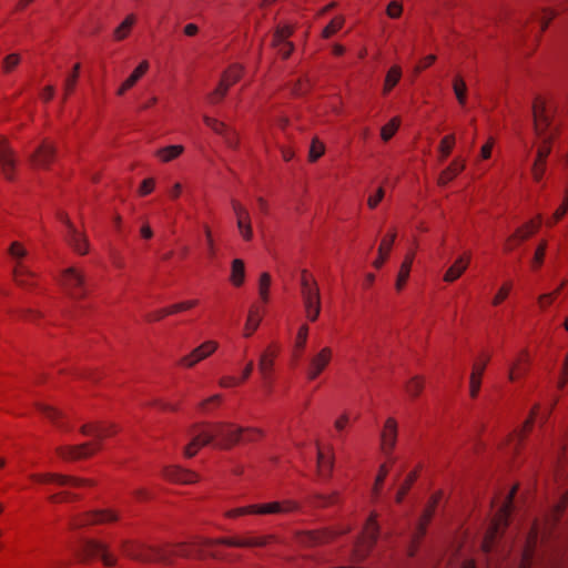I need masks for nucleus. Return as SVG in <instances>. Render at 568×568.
I'll return each instance as SVG.
<instances>
[{
	"mask_svg": "<svg viewBox=\"0 0 568 568\" xmlns=\"http://www.w3.org/2000/svg\"><path fill=\"white\" fill-rule=\"evenodd\" d=\"M496 145V139L489 136L485 143L480 146L478 160L486 161L491 158L494 148Z\"/></svg>",
	"mask_w": 568,
	"mask_h": 568,
	"instance_id": "5fc2aeb1",
	"label": "nucleus"
},
{
	"mask_svg": "<svg viewBox=\"0 0 568 568\" xmlns=\"http://www.w3.org/2000/svg\"><path fill=\"white\" fill-rule=\"evenodd\" d=\"M229 88L230 85L223 79H221L216 89L211 93L210 101L212 103L219 102L226 94Z\"/></svg>",
	"mask_w": 568,
	"mask_h": 568,
	"instance_id": "052dcab7",
	"label": "nucleus"
},
{
	"mask_svg": "<svg viewBox=\"0 0 568 568\" xmlns=\"http://www.w3.org/2000/svg\"><path fill=\"white\" fill-rule=\"evenodd\" d=\"M276 357V351L266 349L260 356L258 371L264 381L272 378L274 358Z\"/></svg>",
	"mask_w": 568,
	"mask_h": 568,
	"instance_id": "5701e85b",
	"label": "nucleus"
},
{
	"mask_svg": "<svg viewBox=\"0 0 568 568\" xmlns=\"http://www.w3.org/2000/svg\"><path fill=\"white\" fill-rule=\"evenodd\" d=\"M562 286H564V283L556 291L540 295L538 298V303H539L540 307L545 308L547 305L552 303L554 298L557 296V294H559Z\"/></svg>",
	"mask_w": 568,
	"mask_h": 568,
	"instance_id": "e2e57ef3",
	"label": "nucleus"
},
{
	"mask_svg": "<svg viewBox=\"0 0 568 568\" xmlns=\"http://www.w3.org/2000/svg\"><path fill=\"white\" fill-rule=\"evenodd\" d=\"M204 120V123L210 128L212 129L214 132L219 133V134H222V135H225L226 138V143L230 145V146H235L237 141L235 139V136H233V134H230V130L229 128L226 126L225 123H223L222 121L215 119V118H211L209 115H204L203 118Z\"/></svg>",
	"mask_w": 568,
	"mask_h": 568,
	"instance_id": "4be33fe9",
	"label": "nucleus"
},
{
	"mask_svg": "<svg viewBox=\"0 0 568 568\" xmlns=\"http://www.w3.org/2000/svg\"><path fill=\"white\" fill-rule=\"evenodd\" d=\"M59 219L68 225V227L70 229V234H67L65 235V240L67 242L73 247V250L75 252H78L79 254H87L88 251H89V244H88V240L87 237L84 236V234H82L81 232H79L74 225L70 222V220L68 219V216L65 214H59Z\"/></svg>",
	"mask_w": 568,
	"mask_h": 568,
	"instance_id": "ddd939ff",
	"label": "nucleus"
},
{
	"mask_svg": "<svg viewBox=\"0 0 568 568\" xmlns=\"http://www.w3.org/2000/svg\"><path fill=\"white\" fill-rule=\"evenodd\" d=\"M61 281L63 287L72 298L80 300L87 295L85 277L80 270L68 267L63 272Z\"/></svg>",
	"mask_w": 568,
	"mask_h": 568,
	"instance_id": "0eeeda50",
	"label": "nucleus"
},
{
	"mask_svg": "<svg viewBox=\"0 0 568 568\" xmlns=\"http://www.w3.org/2000/svg\"><path fill=\"white\" fill-rule=\"evenodd\" d=\"M345 532L339 531L338 534ZM337 532L335 531H306L298 536V541L305 546H314L331 540Z\"/></svg>",
	"mask_w": 568,
	"mask_h": 568,
	"instance_id": "412c9836",
	"label": "nucleus"
},
{
	"mask_svg": "<svg viewBox=\"0 0 568 568\" xmlns=\"http://www.w3.org/2000/svg\"><path fill=\"white\" fill-rule=\"evenodd\" d=\"M301 286L303 300L313 298V301H316L317 296H320V290L316 282L307 275L306 271H303L302 273Z\"/></svg>",
	"mask_w": 568,
	"mask_h": 568,
	"instance_id": "c85d7f7f",
	"label": "nucleus"
},
{
	"mask_svg": "<svg viewBox=\"0 0 568 568\" xmlns=\"http://www.w3.org/2000/svg\"><path fill=\"white\" fill-rule=\"evenodd\" d=\"M81 551L88 558H99L105 567H114L116 557L111 552L110 546L97 539H83L81 542Z\"/></svg>",
	"mask_w": 568,
	"mask_h": 568,
	"instance_id": "39448f33",
	"label": "nucleus"
},
{
	"mask_svg": "<svg viewBox=\"0 0 568 568\" xmlns=\"http://www.w3.org/2000/svg\"><path fill=\"white\" fill-rule=\"evenodd\" d=\"M307 334H308L307 325H302L300 327V329H298V333H297V336H296V342H295V347L297 349H303L304 348L306 339H307Z\"/></svg>",
	"mask_w": 568,
	"mask_h": 568,
	"instance_id": "0e129e2a",
	"label": "nucleus"
},
{
	"mask_svg": "<svg viewBox=\"0 0 568 568\" xmlns=\"http://www.w3.org/2000/svg\"><path fill=\"white\" fill-rule=\"evenodd\" d=\"M266 542L267 537L222 538L217 540L195 538L191 542H181L172 548L153 547L132 540H122L120 546L123 554L131 559L142 562L160 561L171 565L173 557H217L219 554L215 548L219 545L230 547H261Z\"/></svg>",
	"mask_w": 568,
	"mask_h": 568,
	"instance_id": "f257e3e1",
	"label": "nucleus"
},
{
	"mask_svg": "<svg viewBox=\"0 0 568 568\" xmlns=\"http://www.w3.org/2000/svg\"><path fill=\"white\" fill-rule=\"evenodd\" d=\"M9 254L17 261L13 267V277L18 285L28 286L31 284L33 273L20 260L27 255V251L19 242H13L9 247Z\"/></svg>",
	"mask_w": 568,
	"mask_h": 568,
	"instance_id": "1a4fd4ad",
	"label": "nucleus"
},
{
	"mask_svg": "<svg viewBox=\"0 0 568 568\" xmlns=\"http://www.w3.org/2000/svg\"><path fill=\"white\" fill-rule=\"evenodd\" d=\"M510 287V284H505L503 287H500V290L497 292L493 300V304L499 305L504 300H506V297L509 294Z\"/></svg>",
	"mask_w": 568,
	"mask_h": 568,
	"instance_id": "774afa93",
	"label": "nucleus"
},
{
	"mask_svg": "<svg viewBox=\"0 0 568 568\" xmlns=\"http://www.w3.org/2000/svg\"><path fill=\"white\" fill-rule=\"evenodd\" d=\"M317 467L322 477H328L333 469V458L325 456L323 452H317Z\"/></svg>",
	"mask_w": 568,
	"mask_h": 568,
	"instance_id": "37998d69",
	"label": "nucleus"
},
{
	"mask_svg": "<svg viewBox=\"0 0 568 568\" xmlns=\"http://www.w3.org/2000/svg\"><path fill=\"white\" fill-rule=\"evenodd\" d=\"M452 88L458 104L465 105L467 102V83L462 74H455L452 81Z\"/></svg>",
	"mask_w": 568,
	"mask_h": 568,
	"instance_id": "c756f323",
	"label": "nucleus"
},
{
	"mask_svg": "<svg viewBox=\"0 0 568 568\" xmlns=\"http://www.w3.org/2000/svg\"><path fill=\"white\" fill-rule=\"evenodd\" d=\"M185 151L183 144H169L160 146L154 151V158L158 162L166 164L179 159Z\"/></svg>",
	"mask_w": 568,
	"mask_h": 568,
	"instance_id": "aec40b11",
	"label": "nucleus"
},
{
	"mask_svg": "<svg viewBox=\"0 0 568 568\" xmlns=\"http://www.w3.org/2000/svg\"><path fill=\"white\" fill-rule=\"evenodd\" d=\"M423 381L420 379V377L416 376V377H413L408 384L406 385V392L409 396L412 397H416L419 395V393L422 392L423 389Z\"/></svg>",
	"mask_w": 568,
	"mask_h": 568,
	"instance_id": "bf43d9fd",
	"label": "nucleus"
},
{
	"mask_svg": "<svg viewBox=\"0 0 568 568\" xmlns=\"http://www.w3.org/2000/svg\"><path fill=\"white\" fill-rule=\"evenodd\" d=\"M16 163V153L12 150L8 138L0 135V166L2 169V173H12Z\"/></svg>",
	"mask_w": 568,
	"mask_h": 568,
	"instance_id": "a211bd4d",
	"label": "nucleus"
},
{
	"mask_svg": "<svg viewBox=\"0 0 568 568\" xmlns=\"http://www.w3.org/2000/svg\"><path fill=\"white\" fill-rule=\"evenodd\" d=\"M204 234H205V241L207 246V254L210 258H213L215 256V247H214V241L212 237V232L207 225H204Z\"/></svg>",
	"mask_w": 568,
	"mask_h": 568,
	"instance_id": "69168bd1",
	"label": "nucleus"
},
{
	"mask_svg": "<svg viewBox=\"0 0 568 568\" xmlns=\"http://www.w3.org/2000/svg\"><path fill=\"white\" fill-rule=\"evenodd\" d=\"M136 21V17L131 13L128 14L124 20L115 28L113 32V37L116 41H122L126 39L131 32L132 27Z\"/></svg>",
	"mask_w": 568,
	"mask_h": 568,
	"instance_id": "2f4dec72",
	"label": "nucleus"
},
{
	"mask_svg": "<svg viewBox=\"0 0 568 568\" xmlns=\"http://www.w3.org/2000/svg\"><path fill=\"white\" fill-rule=\"evenodd\" d=\"M245 278V266L244 262L240 258H235L232 262L231 281L235 286H241Z\"/></svg>",
	"mask_w": 568,
	"mask_h": 568,
	"instance_id": "e433bc0d",
	"label": "nucleus"
},
{
	"mask_svg": "<svg viewBox=\"0 0 568 568\" xmlns=\"http://www.w3.org/2000/svg\"><path fill=\"white\" fill-rule=\"evenodd\" d=\"M333 356L331 347H323L308 359L306 376L310 381H314L329 364Z\"/></svg>",
	"mask_w": 568,
	"mask_h": 568,
	"instance_id": "9b49d317",
	"label": "nucleus"
},
{
	"mask_svg": "<svg viewBox=\"0 0 568 568\" xmlns=\"http://www.w3.org/2000/svg\"><path fill=\"white\" fill-rule=\"evenodd\" d=\"M531 109L535 133L551 132L550 125L555 112L551 102L542 95H537L532 101Z\"/></svg>",
	"mask_w": 568,
	"mask_h": 568,
	"instance_id": "7ed1b4c3",
	"label": "nucleus"
},
{
	"mask_svg": "<svg viewBox=\"0 0 568 568\" xmlns=\"http://www.w3.org/2000/svg\"><path fill=\"white\" fill-rule=\"evenodd\" d=\"M219 347V344L214 341H207L194 348L189 355L181 358L180 363L183 366L192 367L196 363L205 359L213 354Z\"/></svg>",
	"mask_w": 568,
	"mask_h": 568,
	"instance_id": "4468645a",
	"label": "nucleus"
},
{
	"mask_svg": "<svg viewBox=\"0 0 568 568\" xmlns=\"http://www.w3.org/2000/svg\"><path fill=\"white\" fill-rule=\"evenodd\" d=\"M306 310V316L310 321L314 322L317 320L321 312V296H317L316 301L313 298L303 300Z\"/></svg>",
	"mask_w": 568,
	"mask_h": 568,
	"instance_id": "a18cd8bd",
	"label": "nucleus"
},
{
	"mask_svg": "<svg viewBox=\"0 0 568 568\" xmlns=\"http://www.w3.org/2000/svg\"><path fill=\"white\" fill-rule=\"evenodd\" d=\"M236 225H237V229H239L242 237L245 241H251L253 237V230H252L250 216L248 217L240 216V219H236Z\"/></svg>",
	"mask_w": 568,
	"mask_h": 568,
	"instance_id": "3c124183",
	"label": "nucleus"
},
{
	"mask_svg": "<svg viewBox=\"0 0 568 568\" xmlns=\"http://www.w3.org/2000/svg\"><path fill=\"white\" fill-rule=\"evenodd\" d=\"M378 536V526L376 523V518L374 515H372L361 535V538L358 539L356 544V554L359 558H364L369 549L373 547L375 541L377 540Z\"/></svg>",
	"mask_w": 568,
	"mask_h": 568,
	"instance_id": "9d476101",
	"label": "nucleus"
},
{
	"mask_svg": "<svg viewBox=\"0 0 568 568\" xmlns=\"http://www.w3.org/2000/svg\"><path fill=\"white\" fill-rule=\"evenodd\" d=\"M261 316L258 315L257 311L252 308L248 312L247 321L245 324L246 333L245 336H250L260 325Z\"/></svg>",
	"mask_w": 568,
	"mask_h": 568,
	"instance_id": "864d4df0",
	"label": "nucleus"
},
{
	"mask_svg": "<svg viewBox=\"0 0 568 568\" xmlns=\"http://www.w3.org/2000/svg\"><path fill=\"white\" fill-rule=\"evenodd\" d=\"M516 488H514L507 496V499L504 501V504L500 506L498 510V515L494 519L489 530L487 531L485 539L483 541V549L486 552L491 551L494 547L495 539L497 535L499 534V530L501 527L507 526L508 518L510 516L511 509H513V498L515 496Z\"/></svg>",
	"mask_w": 568,
	"mask_h": 568,
	"instance_id": "20e7f679",
	"label": "nucleus"
},
{
	"mask_svg": "<svg viewBox=\"0 0 568 568\" xmlns=\"http://www.w3.org/2000/svg\"><path fill=\"white\" fill-rule=\"evenodd\" d=\"M271 285V275L268 273H262L258 283V293L263 302L268 301V288Z\"/></svg>",
	"mask_w": 568,
	"mask_h": 568,
	"instance_id": "6e6d98bb",
	"label": "nucleus"
},
{
	"mask_svg": "<svg viewBox=\"0 0 568 568\" xmlns=\"http://www.w3.org/2000/svg\"><path fill=\"white\" fill-rule=\"evenodd\" d=\"M119 519V515L111 509L92 510L85 514L74 516L70 519L71 529H79L90 525L113 523Z\"/></svg>",
	"mask_w": 568,
	"mask_h": 568,
	"instance_id": "423d86ee",
	"label": "nucleus"
},
{
	"mask_svg": "<svg viewBox=\"0 0 568 568\" xmlns=\"http://www.w3.org/2000/svg\"><path fill=\"white\" fill-rule=\"evenodd\" d=\"M413 261H414V252H409L406 255L404 262L402 263L398 275H397V280H396V290L397 291H400L404 287L405 283L409 276Z\"/></svg>",
	"mask_w": 568,
	"mask_h": 568,
	"instance_id": "473e14b6",
	"label": "nucleus"
},
{
	"mask_svg": "<svg viewBox=\"0 0 568 568\" xmlns=\"http://www.w3.org/2000/svg\"><path fill=\"white\" fill-rule=\"evenodd\" d=\"M33 479L39 483H52L58 486H68V487H83L91 485L92 483L88 479L64 476L59 474H43L33 476Z\"/></svg>",
	"mask_w": 568,
	"mask_h": 568,
	"instance_id": "2eb2a0df",
	"label": "nucleus"
},
{
	"mask_svg": "<svg viewBox=\"0 0 568 568\" xmlns=\"http://www.w3.org/2000/svg\"><path fill=\"white\" fill-rule=\"evenodd\" d=\"M395 239H396V233L392 232L390 234H388L387 236H385L382 240L379 247H378V256L373 263V265L376 268H381L383 266V264L385 263V261L392 250Z\"/></svg>",
	"mask_w": 568,
	"mask_h": 568,
	"instance_id": "cd10ccee",
	"label": "nucleus"
},
{
	"mask_svg": "<svg viewBox=\"0 0 568 568\" xmlns=\"http://www.w3.org/2000/svg\"><path fill=\"white\" fill-rule=\"evenodd\" d=\"M254 514L268 515V514H283L291 513L298 508V505L293 500L272 501L267 504L253 505Z\"/></svg>",
	"mask_w": 568,
	"mask_h": 568,
	"instance_id": "f3484780",
	"label": "nucleus"
},
{
	"mask_svg": "<svg viewBox=\"0 0 568 568\" xmlns=\"http://www.w3.org/2000/svg\"><path fill=\"white\" fill-rule=\"evenodd\" d=\"M537 410H538V406H536L532 410H531V414L529 416V418L525 422V425L523 427L521 430H518L516 433H514L511 435V438H510V446H511V449L513 450H516L517 449V446L519 444V442L523 438V435H524V432H526L528 428L531 427L534 420H535V417L537 415Z\"/></svg>",
	"mask_w": 568,
	"mask_h": 568,
	"instance_id": "4c0bfd02",
	"label": "nucleus"
},
{
	"mask_svg": "<svg viewBox=\"0 0 568 568\" xmlns=\"http://www.w3.org/2000/svg\"><path fill=\"white\" fill-rule=\"evenodd\" d=\"M555 17H556V12L552 9H544L541 11V16H540L539 20H540L542 30H545L549 26L550 21Z\"/></svg>",
	"mask_w": 568,
	"mask_h": 568,
	"instance_id": "338daca9",
	"label": "nucleus"
},
{
	"mask_svg": "<svg viewBox=\"0 0 568 568\" xmlns=\"http://www.w3.org/2000/svg\"><path fill=\"white\" fill-rule=\"evenodd\" d=\"M150 63L148 60H142L131 72V74L119 85L116 89V95L123 97L130 91L148 72Z\"/></svg>",
	"mask_w": 568,
	"mask_h": 568,
	"instance_id": "dca6fc26",
	"label": "nucleus"
},
{
	"mask_svg": "<svg viewBox=\"0 0 568 568\" xmlns=\"http://www.w3.org/2000/svg\"><path fill=\"white\" fill-rule=\"evenodd\" d=\"M402 78V68L399 65H393L386 73L383 93L388 94L394 87L399 82Z\"/></svg>",
	"mask_w": 568,
	"mask_h": 568,
	"instance_id": "72a5a7b5",
	"label": "nucleus"
},
{
	"mask_svg": "<svg viewBox=\"0 0 568 568\" xmlns=\"http://www.w3.org/2000/svg\"><path fill=\"white\" fill-rule=\"evenodd\" d=\"M466 168V159L463 156L455 158L447 168V174L458 175L464 172Z\"/></svg>",
	"mask_w": 568,
	"mask_h": 568,
	"instance_id": "4d7b16f0",
	"label": "nucleus"
},
{
	"mask_svg": "<svg viewBox=\"0 0 568 568\" xmlns=\"http://www.w3.org/2000/svg\"><path fill=\"white\" fill-rule=\"evenodd\" d=\"M537 135V154L532 164V174L535 178H539L546 173V159L551 151V143L555 138L552 132H545L544 134Z\"/></svg>",
	"mask_w": 568,
	"mask_h": 568,
	"instance_id": "6e6552de",
	"label": "nucleus"
},
{
	"mask_svg": "<svg viewBox=\"0 0 568 568\" xmlns=\"http://www.w3.org/2000/svg\"><path fill=\"white\" fill-rule=\"evenodd\" d=\"M345 18L343 16H336L331 22L323 29L322 37L328 39L337 33L344 26Z\"/></svg>",
	"mask_w": 568,
	"mask_h": 568,
	"instance_id": "79ce46f5",
	"label": "nucleus"
},
{
	"mask_svg": "<svg viewBox=\"0 0 568 568\" xmlns=\"http://www.w3.org/2000/svg\"><path fill=\"white\" fill-rule=\"evenodd\" d=\"M397 439V423L394 418H388L381 434L382 449L388 455L394 449Z\"/></svg>",
	"mask_w": 568,
	"mask_h": 568,
	"instance_id": "6ab92c4d",
	"label": "nucleus"
},
{
	"mask_svg": "<svg viewBox=\"0 0 568 568\" xmlns=\"http://www.w3.org/2000/svg\"><path fill=\"white\" fill-rule=\"evenodd\" d=\"M21 62V55L19 53H10L6 55L1 61V68L4 74L11 73Z\"/></svg>",
	"mask_w": 568,
	"mask_h": 568,
	"instance_id": "49530a36",
	"label": "nucleus"
},
{
	"mask_svg": "<svg viewBox=\"0 0 568 568\" xmlns=\"http://www.w3.org/2000/svg\"><path fill=\"white\" fill-rule=\"evenodd\" d=\"M399 125H400V119L398 116H395V118L390 119L381 129V138H382V140L385 141V142L389 141L395 135V133L397 132Z\"/></svg>",
	"mask_w": 568,
	"mask_h": 568,
	"instance_id": "ea45409f",
	"label": "nucleus"
},
{
	"mask_svg": "<svg viewBox=\"0 0 568 568\" xmlns=\"http://www.w3.org/2000/svg\"><path fill=\"white\" fill-rule=\"evenodd\" d=\"M53 154V145L49 142H44L33 152L30 160L36 166H44L48 164Z\"/></svg>",
	"mask_w": 568,
	"mask_h": 568,
	"instance_id": "393cba45",
	"label": "nucleus"
},
{
	"mask_svg": "<svg viewBox=\"0 0 568 568\" xmlns=\"http://www.w3.org/2000/svg\"><path fill=\"white\" fill-rule=\"evenodd\" d=\"M528 366V355L526 352H523L520 356L514 362L508 372L509 381L514 382L520 376H523L527 372Z\"/></svg>",
	"mask_w": 568,
	"mask_h": 568,
	"instance_id": "7c9ffc66",
	"label": "nucleus"
},
{
	"mask_svg": "<svg viewBox=\"0 0 568 568\" xmlns=\"http://www.w3.org/2000/svg\"><path fill=\"white\" fill-rule=\"evenodd\" d=\"M404 12V4L399 0H392L386 4L385 13L389 19H399Z\"/></svg>",
	"mask_w": 568,
	"mask_h": 568,
	"instance_id": "09e8293b",
	"label": "nucleus"
},
{
	"mask_svg": "<svg viewBox=\"0 0 568 568\" xmlns=\"http://www.w3.org/2000/svg\"><path fill=\"white\" fill-rule=\"evenodd\" d=\"M243 68L241 65H232L223 74L222 79L232 87L242 77Z\"/></svg>",
	"mask_w": 568,
	"mask_h": 568,
	"instance_id": "de8ad7c7",
	"label": "nucleus"
},
{
	"mask_svg": "<svg viewBox=\"0 0 568 568\" xmlns=\"http://www.w3.org/2000/svg\"><path fill=\"white\" fill-rule=\"evenodd\" d=\"M39 409L44 417H47L58 427H62V424H60V418L62 416L61 412L49 405H40Z\"/></svg>",
	"mask_w": 568,
	"mask_h": 568,
	"instance_id": "603ef678",
	"label": "nucleus"
},
{
	"mask_svg": "<svg viewBox=\"0 0 568 568\" xmlns=\"http://www.w3.org/2000/svg\"><path fill=\"white\" fill-rule=\"evenodd\" d=\"M456 144V135L454 133L445 135L438 144V155L440 160L447 159Z\"/></svg>",
	"mask_w": 568,
	"mask_h": 568,
	"instance_id": "c9c22d12",
	"label": "nucleus"
},
{
	"mask_svg": "<svg viewBox=\"0 0 568 568\" xmlns=\"http://www.w3.org/2000/svg\"><path fill=\"white\" fill-rule=\"evenodd\" d=\"M100 447L101 446L98 443H84L78 446L60 447L58 448V454L65 460H75L93 455L97 450L100 449Z\"/></svg>",
	"mask_w": 568,
	"mask_h": 568,
	"instance_id": "f8f14e48",
	"label": "nucleus"
},
{
	"mask_svg": "<svg viewBox=\"0 0 568 568\" xmlns=\"http://www.w3.org/2000/svg\"><path fill=\"white\" fill-rule=\"evenodd\" d=\"M469 258V255L458 257L446 271L444 281L448 283L456 281L468 267Z\"/></svg>",
	"mask_w": 568,
	"mask_h": 568,
	"instance_id": "bb28decb",
	"label": "nucleus"
},
{
	"mask_svg": "<svg viewBox=\"0 0 568 568\" xmlns=\"http://www.w3.org/2000/svg\"><path fill=\"white\" fill-rule=\"evenodd\" d=\"M337 500V493L332 494H315L312 497V504L316 507H325L334 504Z\"/></svg>",
	"mask_w": 568,
	"mask_h": 568,
	"instance_id": "8fccbe9b",
	"label": "nucleus"
},
{
	"mask_svg": "<svg viewBox=\"0 0 568 568\" xmlns=\"http://www.w3.org/2000/svg\"><path fill=\"white\" fill-rule=\"evenodd\" d=\"M81 433L83 435H92L98 440L103 439L108 436H111L114 430L112 425L105 424H85L81 427Z\"/></svg>",
	"mask_w": 568,
	"mask_h": 568,
	"instance_id": "a878e982",
	"label": "nucleus"
},
{
	"mask_svg": "<svg viewBox=\"0 0 568 568\" xmlns=\"http://www.w3.org/2000/svg\"><path fill=\"white\" fill-rule=\"evenodd\" d=\"M252 442L263 435L260 429L236 427L229 423L196 424L189 432L190 443L184 447V455L193 457L201 447L214 443L215 447L227 449L243 438Z\"/></svg>",
	"mask_w": 568,
	"mask_h": 568,
	"instance_id": "f03ea898",
	"label": "nucleus"
},
{
	"mask_svg": "<svg viewBox=\"0 0 568 568\" xmlns=\"http://www.w3.org/2000/svg\"><path fill=\"white\" fill-rule=\"evenodd\" d=\"M416 479V473L415 471H412L410 474H408V476L406 477L405 481L400 485L397 494H396V500L397 503H400L404 498V496L406 495V493L409 490L412 484L415 481Z\"/></svg>",
	"mask_w": 568,
	"mask_h": 568,
	"instance_id": "13d9d810",
	"label": "nucleus"
},
{
	"mask_svg": "<svg viewBox=\"0 0 568 568\" xmlns=\"http://www.w3.org/2000/svg\"><path fill=\"white\" fill-rule=\"evenodd\" d=\"M325 144L318 138H313L308 149L307 159L310 162L317 161L325 153Z\"/></svg>",
	"mask_w": 568,
	"mask_h": 568,
	"instance_id": "a19ab883",
	"label": "nucleus"
},
{
	"mask_svg": "<svg viewBox=\"0 0 568 568\" xmlns=\"http://www.w3.org/2000/svg\"><path fill=\"white\" fill-rule=\"evenodd\" d=\"M80 68H81L80 63H75L72 69V73L69 74L64 80L63 88H64L65 98L69 97L74 91V88L78 82L79 73H80Z\"/></svg>",
	"mask_w": 568,
	"mask_h": 568,
	"instance_id": "c03bdc74",
	"label": "nucleus"
},
{
	"mask_svg": "<svg viewBox=\"0 0 568 568\" xmlns=\"http://www.w3.org/2000/svg\"><path fill=\"white\" fill-rule=\"evenodd\" d=\"M539 224H540V219L538 220L537 223L531 221L527 225H525L524 227H519L515 232V234L508 240L507 248L508 250H513L514 245L511 244V242L514 240H518V241L526 240L531 233H534L539 227Z\"/></svg>",
	"mask_w": 568,
	"mask_h": 568,
	"instance_id": "f704fd0d",
	"label": "nucleus"
},
{
	"mask_svg": "<svg viewBox=\"0 0 568 568\" xmlns=\"http://www.w3.org/2000/svg\"><path fill=\"white\" fill-rule=\"evenodd\" d=\"M254 514V506H245V507H239L231 510H227L225 513V516L229 518H235L243 515H252Z\"/></svg>",
	"mask_w": 568,
	"mask_h": 568,
	"instance_id": "680f3d73",
	"label": "nucleus"
},
{
	"mask_svg": "<svg viewBox=\"0 0 568 568\" xmlns=\"http://www.w3.org/2000/svg\"><path fill=\"white\" fill-rule=\"evenodd\" d=\"M293 34V27L288 24L278 26L274 32L273 47H278L284 42H290L288 38Z\"/></svg>",
	"mask_w": 568,
	"mask_h": 568,
	"instance_id": "58836bf2",
	"label": "nucleus"
},
{
	"mask_svg": "<svg viewBox=\"0 0 568 568\" xmlns=\"http://www.w3.org/2000/svg\"><path fill=\"white\" fill-rule=\"evenodd\" d=\"M164 476L172 481L183 484H191L197 480V475L195 473L178 467H171L165 469Z\"/></svg>",
	"mask_w": 568,
	"mask_h": 568,
	"instance_id": "b1692460",
	"label": "nucleus"
}]
</instances>
